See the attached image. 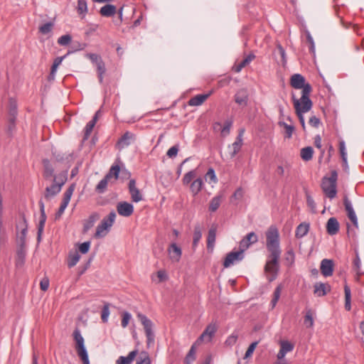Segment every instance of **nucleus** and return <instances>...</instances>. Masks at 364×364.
Returning a JSON list of instances; mask_svg holds the SVG:
<instances>
[{
  "label": "nucleus",
  "mask_w": 364,
  "mask_h": 364,
  "mask_svg": "<svg viewBox=\"0 0 364 364\" xmlns=\"http://www.w3.org/2000/svg\"><path fill=\"white\" fill-rule=\"evenodd\" d=\"M326 231L330 235H334L339 231V223L336 218H330L326 224Z\"/></svg>",
  "instance_id": "b1692460"
},
{
  "label": "nucleus",
  "mask_w": 364,
  "mask_h": 364,
  "mask_svg": "<svg viewBox=\"0 0 364 364\" xmlns=\"http://www.w3.org/2000/svg\"><path fill=\"white\" fill-rule=\"evenodd\" d=\"M73 338L76 343L75 350L77 355L80 358L83 364H90L87 351L84 343V338L78 328H75L73 331Z\"/></svg>",
  "instance_id": "39448f33"
},
{
  "label": "nucleus",
  "mask_w": 364,
  "mask_h": 364,
  "mask_svg": "<svg viewBox=\"0 0 364 364\" xmlns=\"http://www.w3.org/2000/svg\"><path fill=\"white\" fill-rule=\"evenodd\" d=\"M17 119L7 118L6 125V133L9 137H13L16 132Z\"/></svg>",
  "instance_id": "cd10ccee"
},
{
  "label": "nucleus",
  "mask_w": 364,
  "mask_h": 364,
  "mask_svg": "<svg viewBox=\"0 0 364 364\" xmlns=\"http://www.w3.org/2000/svg\"><path fill=\"white\" fill-rule=\"evenodd\" d=\"M304 323L307 327H312L314 325V319L310 311H309L305 316Z\"/></svg>",
  "instance_id": "69168bd1"
},
{
  "label": "nucleus",
  "mask_w": 364,
  "mask_h": 364,
  "mask_svg": "<svg viewBox=\"0 0 364 364\" xmlns=\"http://www.w3.org/2000/svg\"><path fill=\"white\" fill-rule=\"evenodd\" d=\"M167 252L169 259L173 262H178L180 261L182 256V250L176 242H172L169 245Z\"/></svg>",
  "instance_id": "4468645a"
},
{
  "label": "nucleus",
  "mask_w": 364,
  "mask_h": 364,
  "mask_svg": "<svg viewBox=\"0 0 364 364\" xmlns=\"http://www.w3.org/2000/svg\"><path fill=\"white\" fill-rule=\"evenodd\" d=\"M136 139V136L130 132H126L117 141L116 147L122 150L128 146Z\"/></svg>",
  "instance_id": "ddd939ff"
},
{
  "label": "nucleus",
  "mask_w": 364,
  "mask_h": 364,
  "mask_svg": "<svg viewBox=\"0 0 364 364\" xmlns=\"http://www.w3.org/2000/svg\"><path fill=\"white\" fill-rule=\"evenodd\" d=\"M95 119H92L86 124L84 129L83 141L87 140L90 137V134L92 132V129L96 124L95 123Z\"/></svg>",
  "instance_id": "a18cd8bd"
},
{
  "label": "nucleus",
  "mask_w": 364,
  "mask_h": 364,
  "mask_svg": "<svg viewBox=\"0 0 364 364\" xmlns=\"http://www.w3.org/2000/svg\"><path fill=\"white\" fill-rule=\"evenodd\" d=\"M137 317L144 326L146 336L147 338V346H150L154 343L155 337L154 333L152 330L153 323L143 314L139 313L137 314Z\"/></svg>",
  "instance_id": "0eeeda50"
},
{
  "label": "nucleus",
  "mask_w": 364,
  "mask_h": 364,
  "mask_svg": "<svg viewBox=\"0 0 364 364\" xmlns=\"http://www.w3.org/2000/svg\"><path fill=\"white\" fill-rule=\"evenodd\" d=\"M18 107L16 101L10 98L9 101V110L7 118L17 119Z\"/></svg>",
  "instance_id": "c756f323"
},
{
  "label": "nucleus",
  "mask_w": 364,
  "mask_h": 364,
  "mask_svg": "<svg viewBox=\"0 0 364 364\" xmlns=\"http://www.w3.org/2000/svg\"><path fill=\"white\" fill-rule=\"evenodd\" d=\"M258 343H259L258 341H255V342L252 343L249 346V347H248V348H247V351H246V353L245 354L244 358H247L248 357L252 355V354L253 353L255 349L256 348Z\"/></svg>",
  "instance_id": "338daca9"
},
{
  "label": "nucleus",
  "mask_w": 364,
  "mask_h": 364,
  "mask_svg": "<svg viewBox=\"0 0 364 364\" xmlns=\"http://www.w3.org/2000/svg\"><path fill=\"white\" fill-rule=\"evenodd\" d=\"M117 210L119 215L123 217H129L134 213V206L132 203L122 201L117 203Z\"/></svg>",
  "instance_id": "2eb2a0df"
},
{
  "label": "nucleus",
  "mask_w": 364,
  "mask_h": 364,
  "mask_svg": "<svg viewBox=\"0 0 364 364\" xmlns=\"http://www.w3.org/2000/svg\"><path fill=\"white\" fill-rule=\"evenodd\" d=\"M244 132V129H240L239 134L236 137L235 141L232 144L231 146H229V148L232 149V151L230 152V158H234L236 156V154L240 151L242 146V136Z\"/></svg>",
  "instance_id": "dca6fc26"
},
{
  "label": "nucleus",
  "mask_w": 364,
  "mask_h": 364,
  "mask_svg": "<svg viewBox=\"0 0 364 364\" xmlns=\"http://www.w3.org/2000/svg\"><path fill=\"white\" fill-rule=\"evenodd\" d=\"M293 103L299 122L301 125H304L305 120L303 114L311 109L313 105L312 101L311 99H307L305 95H304L303 99L299 100L295 98L293 95Z\"/></svg>",
  "instance_id": "7ed1b4c3"
},
{
  "label": "nucleus",
  "mask_w": 364,
  "mask_h": 364,
  "mask_svg": "<svg viewBox=\"0 0 364 364\" xmlns=\"http://www.w3.org/2000/svg\"><path fill=\"white\" fill-rule=\"evenodd\" d=\"M309 228H310L309 223H302L299 224L296 229V232H295L296 237L301 238V237H304L308 233V232L309 230Z\"/></svg>",
  "instance_id": "473e14b6"
},
{
  "label": "nucleus",
  "mask_w": 364,
  "mask_h": 364,
  "mask_svg": "<svg viewBox=\"0 0 364 364\" xmlns=\"http://www.w3.org/2000/svg\"><path fill=\"white\" fill-rule=\"evenodd\" d=\"M244 251L239 248L237 251H232L227 254L224 262L223 267L228 268L237 262H240L244 258Z\"/></svg>",
  "instance_id": "1a4fd4ad"
},
{
  "label": "nucleus",
  "mask_w": 364,
  "mask_h": 364,
  "mask_svg": "<svg viewBox=\"0 0 364 364\" xmlns=\"http://www.w3.org/2000/svg\"><path fill=\"white\" fill-rule=\"evenodd\" d=\"M115 218L116 213L114 210L111 211L107 217L104 218L100 224L97 227L95 237L97 238L105 237L112 226Z\"/></svg>",
  "instance_id": "423d86ee"
},
{
  "label": "nucleus",
  "mask_w": 364,
  "mask_h": 364,
  "mask_svg": "<svg viewBox=\"0 0 364 364\" xmlns=\"http://www.w3.org/2000/svg\"><path fill=\"white\" fill-rule=\"evenodd\" d=\"M98 215L97 214H92L89 216L88 219L84 222L83 232H87L92 228L97 220Z\"/></svg>",
  "instance_id": "ea45409f"
},
{
  "label": "nucleus",
  "mask_w": 364,
  "mask_h": 364,
  "mask_svg": "<svg viewBox=\"0 0 364 364\" xmlns=\"http://www.w3.org/2000/svg\"><path fill=\"white\" fill-rule=\"evenodd\" d=\"M62 186L58 184L57 183L53 182V183L48 187H46L45 190L44 197L46 200H50L51 198L54 197L58 193L60 192Z\"/></svg>",
  "instance_id": "5701e85b"
},
{
  "label": "nucleus",
  "mask_w": 364,
  "mask_h": 364,
  "mask_svg": "<svg viewBox=\"0 0 364 364\" xmlns=\"http://www.w3.org/2000/svg\"><path fill=\"white\" fill-rule=\"evenodd\" d=\"M216 231L217 228L215 226H212L208 230V237H207V247L208 250H213L215 245V240H216Z\"/></svg>",
  "instance_id": "c85d7f7f"
},
{
  "label": "nucleus",
  "mask_w": 364,
  "mask_h": 364,
  "mask_svg": "<svg viewBox=\"0 0 364 364\" xmlns=\"http://www.w3.org/2000/svg\"><path fill=\"white\" fill-rule=\"evenodd\" d=\"M235 102L242 107H246L249 101V93L246 88H242L237 91L235 96Z\"/></svg>",
  "instance_id": "f3484780"
},
{
  "label": "nucleus",
  "mask_w": 364,
  "mask_h": 364,
  "mask_svg": "<svg viewBox=\"0 0 364 364\" xmlns=\"http://www.w3.org/2000/svg\"><path fill=\"white\" fill-rule=\"evenodd\" d=\"M284 261L286 265L288 267H291L295 261V254L293 249L291 247L287 250L284 255Z\"/></svg>",
  "instance_id": "79ce46f5"
},
{
  "label": "nucleus",
  "mask_w": 364,
  "mask_h": 364,
  "mask_svg": "<svg viewBox=\"0 0 364 364\" xmlns=\"http://www.w3.org/2000/svg\"><path fill=\"white\" fill-rule=\"evenodd\" d=\"M306 40H307L308 43H309V51L311 53L314 54L315 53V44H314V39L309 31H306Z\"/></svg>",
  "instance_id": "bf43d9fd"
},
{
  "label": "nucleus",
  "mask_w": 364,
  "mask_h": 364,
  "mask_svg": "<svg viewBox=\"0 0 364 364\" xmlns=\"http://www.w3.org/2000/svg\"><path fill=\"white\" fill-rule=\"evenodd\" d=\"M266 247L269 254L264 266V272L268 274V280L272 282L276 279L279 272V262L282 252L279 231L274 226H271L266 232Z\"/></svg>",
  "instance_id": "f257e3e1"
},
{
  "label": "nucleus",
  "mask_w": 364,
  "mask_h": 364,
  "mask_svg": "<svg viewBox=\"0 0 364 364\" xmlns=\"http://www.w3.org/2000/svg\"><path fill=\"white\" fill-rule=\"evenodd\" d=\"M39 207H40V212H41V216L40 220L38 225V232H37V242L38 243H40L41 242L42 239V235L43 232V229L45 226V223L46 221V214L45 212V205L42 200H40L38 202Z\"/></svg>",
  "instance_id": "9b49d317"
},
{
  "label": "nucleus",
  "mask_w": 364,
  "mask_h": 364,
  "mask_svg": "<svg viewBox=\"0 0 364 364\" xmlns=\"http://www.w3.org/2000/svg\"><path fill=\"white\" fill-rule=\"evenodd\" d=\"M290 84L291 87L295 89H302L300 99H303L304 95H305L307 99H310L309 95L312 87L309 83H306V80L303 75L301 74H294L291 77Z\"/></svg>",
  "instance_id": "20e7f679"
},
{
  "label": "nucleus",
  "mask_w": 364,
  "mask_h": 364,
  "mask_svg": "<svg viewBox=\"0 0 364 364\" xmlns=\"http://www.w3.org/2000/svg\"><path fill=\"white\" fill-rule=\"evenodd\" d=\"M257 240V235L254 232H251L240 240L239 248L245 252L251 245L256 243Z\"/></svg>",
  "instance_id": "a211bd4d"
},
{
  "label": "nucleus",
  "mask_w": 364,
  "mask_h": 364,
  "mask_svg": "<svg viewBox=\"0 0 364 364\" xmlns=\"http://www.w3.org/2000/svg\"><path fill=\"white\" fill-rule=\"evenodd\" d=\"M71 39L70 35H63L58 39V43L60 46H67L71 42Z\"/></svg>",
  "instance_id": "6e6d98bb"
},
{
  "label": "nucleus",
  "mask_w": 364,
  "mask_h": 364,
  "mask_svg": "<svg viewBox=\"0 0 364 364\" xmlns=\"http://www.w3.org/2000/svg\"><path fill=\"white\" fill-rule=\"evenodd\" d=\"M109 315V304H105L102 310L101 318L103 322H107Z\"/></svg>",
  "instance_id": "0e129e2a"
},
{
  "label": "nucleus",
  "mask_w": 364,
  "mask_h": 364,
  "mask_svg": "<svg viewBox=\"0 0 364 364\" xmlns=\"http://www.w3.org/2000/svg\"><path fill=\"white\" fill-rule=\"evenodd\" d=\"M339 151L343 162H346V157H347V153L346 151V144L343 141L339 142Z\"/></svg>",
  "instance_id": "052dcab7"
},
{
  "label": "nucleus",
  "mask_w": 364,
  "mask_h": 364,
  "mask_svg": "<svg viewBox=\"0 0 364 364\" xmlns=\"http://www.w3.org/2000/svg\"><path fill=\"white\" fill-rule=\"evenodd\" d=\"M278 124L282 127L285 129V138L290 139L292 136V134L295 129L294 127L291 124H287L284 122L279 121Z\"/></svg>",
  "instance_id": "37998d69"
},
{
  "label": "nucleus",
  "mask_w": 364,
  "mask_h": 364,
  "mask_svg": "<svg viewBox=\"0 0 364 364\" xmlns=\"http://www.w3.org/2000/svg\"><path fill=\"white\" fill-rule=\"evenodd\" d=\"M22 228L20 234L17 235L16 242L18 247H26L28 225L24 215L22 218Z\"/></svg>",
  "instance_id": "aec40b11"
},
{
  "label": "nucleus",
  "mask_w": 364,
  "mask_h": 364,
  "mask_svg": "<svg viewBox=\"0 0 364 364\" xmlns=\"http://www.w3.org/2000/svg\"><path fill=\"white\" fill-rule=\"evenodd\" d=\"M26 257V247H18L16 252V264L21 267L24 264Z\"/></svg>",
  "instance_id": "f704fd0d"
},
{
  "label": "nucleus",
  "mask_w": 364,
  "mask_h": 364,
  "mask_svg": "<svg viewBox=\"0 0 364 364\" xmlns=\"http://www.w3.org/2000/svg\"><path fill=\"white\" fill-rule=\"evenodd\" d=\"M237 338L238 336L237 334L232 333L227 338L226 341H225V344L227 346L232 347L236 343Z\"/></svg>",
  "instance_id": "4d7b16f0"
},
{
  "label": "nucleus",
  "mask_w": 364,
  "mask_h": 364,
  "mask_svg": "<svg viewBox=\"0 0 364 364\" xmlns=\"http://www.w3.org/2000/svg\"><path fill=\"white\" fill-rule=\"evenodd\" d=\"M216 331L217 328L215 324L208 325L204 331L197 339L196 343L199 344L203 341L210 342L212 340L213 337L214 336Z\"/></svg>",
  "instance_id": "f8f14e48"
},
{
  "label": "nucleus",
  "mask_w": 364,
  "mask_h": 364,
  "mask_svg": "<svg viewBox=\"0 0 364 364\" xmlns=\"http://www.w3.org/2000/svg\"><path fill=\"white\" fill-rule=\"evenodd\" d=\"M232 122L231 121H226L223 127L221 130V134L225 136L230 134V127H232Z\"/></svg>",
  "instance_id": "e2e57ef3"
},
{
  "label": "nucleus",
  "mask_w": 364,
  "mask_h": 364,
  "mask_svg": "<svg viewBox=\"0 0 364 364\" xmlns=\"http://www.w3.org/2000/svg\"><path fill=\"white\" fill-rule=\"evenodd\" d=\"M280 349L287 353L294 349V346L289 341H283L280 343Z\"/></svg>",
  "instance_id": "5fc2aeb1"
},
{
  "label": "nucleus",
  "mask_w": 364,
  "mask_h": 364,
  "mask_svg": "<svg viewBox=\"0 0 364 364\" xmlns=\"http://www.w3.org/2000/svg\"><path fill=\"white\" fill-rule=\"evenodd\" d=\"M344 292H345V309L347 311H350L351 309L350 301H351V293L350 287L346 284L344 286Z\"/></svg>",
  "instance_id": "c03bdc74"
},
{
  "label": "nucleus",
  "mask_w": 364,
  "mask_h": 364,
  "mask_svg": "<svg viewBox=\"0 0 364 364\" xmlns=\"http://www.w3.org/2000/svg\"><path fill=\"white\" fill-rule=\"evenodd\" d=\"M138 353V350L131 351L127 356H119L116 361V364H132Z\"/></svg>",
  "instance_id": "bb28decb"
},
{
  "label": "nucleus",
  "mask_w": 364,
  "mask_h": 364,
  "mask_svg": "<svg viewBox=\"0 0 364 364\" xmlns=\"http://www.w3.org/2000/svg\"><path fill=\"white\" fill-rule=\"evenodd\" d=\"M343 205L345 207V210L347 213V216L349 220L352 222L353 226L355 228H358V222L356 214L353 210L351 201L349 200L347 195H344L343 196Z\"/></svg>",
  "instance_id": "9d476101"
},
{
  "label": "nucleus",
  "mask_w": 364,
  "mask_h": 364,
  "mask_svg": "<svg viewBox=\"0 0 364 364\" xmlns=\"http://www.w3.org/2000/svg\"><path fill=\"white\" fill-rule=\"evenodd\" d=\"M222 196H216L211 199L209 204V211L214 213L218 209L222 201Z\"/></svg>",
  "instance_id": "58836bf2"
},
{
  "label": "nucleus",
  "mask_w": 364,
  "mask_h": 364,
  "mask_svg": "<svg viewBox=\"0 0 364 364\" xmlns=\"http://www.w3.org/2000/svg\"><path fill=\"white\" fill-rule=\"evenodd\" d=\"M355 259L353 262V269L354 272H355L358 277H360V275L363 274L364 272L361 271V262L359 257V254L358 250H355Z\"/></svg>",
  "instance_id": "72a5a7b5"
},
{
  "label": "nucleus",
  "mask_w": 364,
  "mask_h": 364,
  "mask_svg": "<svg viewBox=\"0 0 364 364\" xmlns=\"http://www.w3.org/2000/svg\"><path fill=\"white\" fill-rule=\"evenodd\" d=\"M68 179V171H63L58 175L53 176V182L57 183L63 187Z\"/></svg>",
  "instance_id": "a19ab883"
},
{
  "label": "nucleus",
  "mask_w": 364,
  "mask_h": 364,
  "mask_svg": "<svg viewBox=\"0 0 364 364\" xmlns=\"http://www.w3.org/2000/svg\"><path fill=\"white\" fill-rule=\"evenodd\" d=\"M256 58L254 53H250L240 62L245 67L249 65Z\"/></svg>",
  "instance_id": "774afa93"
},
{
  "label": "nucleus",
  "mask_w": 364,
  "mask_h": 364,
  "mask_svg": "<svg viewBox=\"0 0 364 364\" xmlns=\"http://www.w3.org/2000/svg\"><path fill=\"white\" fill-rule=\"evenodd\" d=\"M203 186V179L201 178H198L191 183L190 188L193 194L196 196L201 191Z\"/></svg>",
  "instance_id": "c9c22d12"
},
{
  "label": "nucleus",
  "mask_w": 364,
  "mask_h": 364,
  "mask_svg": "<svg viewBox=\"0 0 364 364\" xmlns=\"http://www.w3.org/2000/svg\"><path fill=\"white\" fill-rule=\"evenodd\" d=\"M77 11L80 15L85 16L87 12V4L86 0H78Z\"/></svg>",
  "instance_id": "de8ad7c7"
},
{
  "label": "nucleus",
  "mask_w": 364,
  "mask_h": 364,
  "mask_svg": "<svg viewBox=\"0 0 364 364\" xmlns=\"http://www.w3.org/2000/svg\"><path fill=\"white\" fill-rule=\"evenodd\" d=\"M314 154V149L311 146H306L302 148L300 151L301 158L305 161H309L312 159Z\"/></svg>",
  "instance_id": "e433bc0d"
},
{
  "label": "nucleus",
  "mask_w": 364,
  "mask_h": 364,
  "mask_svg": "<svg viewBox=\"0 0 364 364\" xmlns=\"http://www.w3.org/2000/svg\"><path fill=\"white\" fill-rule=\"evenodd\" d=\"M338 178L337 171L333 170L331 172L330 177H324L322 180L321 188L325 195L332 199L337 193L336 182Z\"/></svg>",
  "instance_id": "f03ea898"
},
{
  "label": "nucleus",
  "mask_w": 364,
  "mask_h": 364,
  "mask_svg": "<svg viewBox=\"0 0 364 364\" xmlns=\"http://www.w3.org/2000/svg\"><path fill=\"white\" fill-rule=\"evenodd\" d=\"M212 92L205 94L197 95L191 97L188 101L190 106H199L201 105L211 95Z\"/></svg>",
  "instance_id": "393cba45"
},
{
  "label": "nucleus",
  "mask_w": 364,
  "mask_h": 364,
  "mask_svg": "<svg viewBox=\"0 0 364 364\" xmlns=\"http://www.w3.org/2000/svg\"><path fill=\"white\" fill-rule=\"evenodd\" d=\"M110 178V173H107L105 176L98 183L96 186L95 191L99 193H102L105 191L108 180Z\"/></svg>",
  "instance_id": "4c0bfd02"
},
{
  "label": "nucleus",
  "mask_w": 364,
  "mask_h": 364,
  "mask_svg": "<svg viewBox=\"0 0 364 364\" xmlns=\"http://www.w3.org/2000/svg\"><path fill=\"white\" fill-rule=\"evenodd\" d=\"M97 66V70L98 73V78L100 83L103 82V75L106 72L105 65L103 62V60L100 61V63H97L96 65Z\"/></svg>",
  "instance_id": "8fccbe9b"
},
{
  "label": "nucleus",
  "mask_w": 364,
  "mask_h": 364,
  "mask_svg": "<svg viewBox=\"0 0 364 364\" xmlns=\"http://www.w3.org/2000/svg\"><path fill=\"white\" fill-rule=\"evenodd\" d=\"M80 256L78 254V252H75L73 254H70L69 257H68V267L71 268V267H74L75 265H76V264L80 260Z\"/></svg>",
  "instance_id": "09e8293b"
},
{
  "label": "nucleus",
  "mask_w": 364,
  "mask_h": 364,
  "mask_svg": "<svg viewBox=\"0 0 364 364\" xmlns=\"http://www.w3.org/2000/svg\"><path fill=\"white\" fill-rule=\"evenodd\" d=\"M321 274L327 277L333 274V262L331 259H323L321 262L320 267Z\"/></svg>",
  "instance_id": "412c9836"
},
{
  "label": "nucleus",
  "mask_w": 364,
  "mask_h": 364,
  "mask_svg": "<svg viewBox=\"0 0 364 364\" xmlns=\"http://www.w3.org/2000/svg\"><path fill=\"white\" fill-rule=\"evenodd\" d=\"M202 237V226L200 224H196L194 226L193 235V248L196 249L199 241Z\"/></svg>",
  "instance_id": "2f4dec72"
},
{
  "label": "nucleus",
  "mask_w": 364,
  "mask_h": 364,
  "mask_svg": "<svg viewBox=\"0 0 364 364\" xmlns=\"http://www.w3.org/2000/svg\"><path fill=\"white\" fill-rule=\"evenodd\" d=\"M314 294L317 296H323L331 291V286L327 283L316 282L314 286Z\"/></svg>",
  "instance_id": "4be33fe9"
},
{
  "label": "nucleus",
  "mask_w": 364,
  "mask_h": 364,
  "mask_svg": "<svg viewBox=\"0 0 364 364\" xmlns=\"http://www.w3.org/2000/svg\"><path fill=\"white\" fill-rule=\"evenodd\" d=\"M196 343L193 344L191 349L189 350L188 354L186 355L184 362L186 364H191L192 362H193L196 359L195 353H196V349H195V345Z\"/></svg>",
  "instance_id": "3c124183"
},
{
  "label": "nucleus",
  "mask_w": 364,
  "mask_h": 364,
  "mask_svg": "<svg viewBox=\"0 0 364 364\" xmlns=\"http://www.w3.org/2000/svg\"><path fill=\"white\" fill-rule=\"evenodd\" d=\"M306 203H307L308 206L311 208V212L313 213H316V203H315L314 199L312 198V197L309 194L306 195Z\"/></svg>",
  "instance_id": "680f3d73"
},
{
  "label": "nucleus",
  "mask_w": 364,
  "mask_h": 364,
  "mask_svg": "<svg viewBox=\"0 0 364 364\" xmlns=\"http://www.w3.org/2000/svg\"><path fill=\"white\" fill-rule=\"evenodd\" d=\"M75 185L74 183L71 184L68 188L65 191V192L63 194V198L61 202L60 206L58 209V210L56 212L55 215V220H58L61 218L63 213H64L65 208L69 204V202L70 200L71 196L73 193V191L75 190Z\"/></svg>",
  "instance_id": "6e6552de"
},
{
  "label": "nucleus",
  "mask_w": 364,
  "mask_h": 364,
  "mask_svg": "<svg viewBox=\"0 0 364 364\" xmlns=\"http://www.w3.org/2000/svg\"><path fill=\"white\" fill-rule=\"evenodd\" d=\"M117 13V7L112 4H106L100 10V14L104 17L113 16Z\"/></svg>",
  "instance_id": "a878e982"
},
{
  "label": "nucleus",
  "mask_w": 364,
  "mask_h": 364,
  "mask_svg": "<svg viewBox=\"0 0 364 364\" xmlns=\"http://www.w3.org/2000/svg\"><path fill=\"white\" fill-rule=\"evenodd\" d=\"M53 27L52 22H47L39 27V32L42 34H48L50 33Z\"/></svg>",
  "instance_id": "603ef678"
},
{
  "label": "nucleus",
  "mask_w": 364,
  "mask_h": 364,
  "mask_svg": "<svg viewBox=\"0 0 364 364\" xmlns=\"http://www.w3.org/2000/svg\"><path fill=\"white\" fill-rule=\"evenodd\" d=\"M120 168L118 165H114L111 167L109 172L107 173H110V178L114 176L115 179H117L119 177Z\"/></svg>",
  "instance_id": "13d9d810"
},
{
  "label": "nucleus",
  "mask_w": 364,
  "mask_h": 364,
  "mask_svg": "<svg viewBox=\"0 0 364 364\" xmlns=\"http://www.w3.org/2000/svg\"><path fill=\"white\" fill-rule=\"evenodd\" d=\"M129 191L131 195L132 200L134 203H138L142 200L143 197L139 190L136 186V181L131 179L128 184Z\"/></svg>",
  "instance_id": "6ab92c4d"
},
{
  "label": "nucleus",
  "mask_w": 364,
  "mask_h": 364,
  "mask_svg": "<svg viewBox=\"0 0 364 364\" xmlns=\"http://www.w3.org/2000/svg\"><path fill=\"white\" fill-rule=\"evenodd\" d=\"M196 172L195 170L190 171L186 173L183 178V183L184 185H187L191 182V181L196 177Z\"/></svg>",
  "instance_id": "864d4df0"
},
{
  "label": "nucleus",
  "mask_w": 364,
  "mask_h": 364,
  "mask_svg": "<svg viewBox=\"0 0 364 364\" xmlns=\"http://www.w3.org/2000/svg\"><path fill=\"white\" fill-rule=\"evenodd\" d=\"M282 288H283L282 285L279 284L274 289V293H273V298L271 301V304H272V308H274L276 306L278 300L279 299Z\"/></svg>",
  "instance_id": "49530a36"
},
{
  "label": "nucleus",
  "mask_w": 364,
  "mask_h": 364,
  "mask_svg": "<svg viewBox=\"0 0 364 364\" xmlns=\"http://www.w3.org/2000/svg\"><path fill=\"white\" fill-rule=\"evenodd\" d=\"M43 168H44L43 177L46 179H48V178L53 176L55 168L50 163V161L48 159H43Z\"/></svg>",
  "instance_id": "7c9ffc66"
}]
</instances>
